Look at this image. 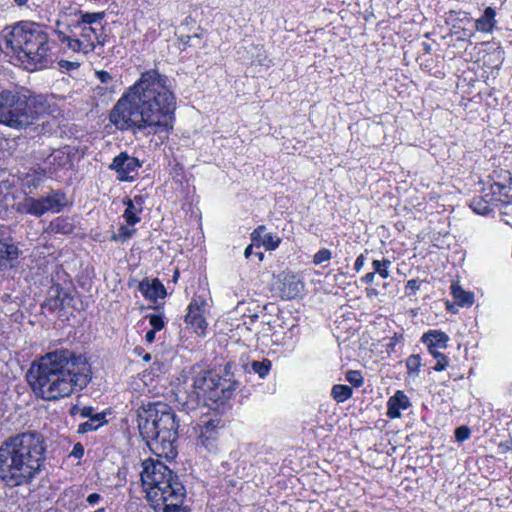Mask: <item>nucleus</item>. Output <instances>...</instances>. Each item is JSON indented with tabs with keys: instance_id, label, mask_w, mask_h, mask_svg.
<instances>
[{
	"instance_id": "obj_55",
	"label": "nucleus",
	"mask_w": 512,
	"mask_h": 512,
	"mask_svg": "<svg viewBox=\"0 0 512 512\" xmlns=\"http://www.w3.org/2000/svg\"><path fill=\"white\" fill-rule=\"evenodd\" d=\"M14 2L18 5V6H23L25 5L28 0H14Z\"/></svg>"
},
{
	"instance_id": "obj_58",
	"label": "nucleus",
	"mask_w": 512,
	"mask_h": 512,
	"mask_svg": "<svg viewBox=\"0 0 512 512\" xmlns=\"http://www.w3.org/2000/svg\"><path fill=\"white\" fill-rule=\"evenodd\" d=\"M77 410L79 411V409H78L76 406H75V407H73V408L71 409V414H75Z\"/></svg>"
},
{
	"instance_id": "obj_54",
	"label": "nucleus",
	"mask_w": 512,
	"mask_h": 512,
	"mask_svg": "<svg viewBox=\"0 0 512 512\" xmlns=\"http://www.w3.org/2000/svg\"><path fill=\"white\" fill-rule=\"evenodd\" d=\"M366 293H367V296L368 297H371V296H376L378 294V291L374 288H367L366 289Z\"/></svg>"
},
{
	"instance_id": "obj_46",
	"label": "nucleus",
	"mask_w": 512,
	"mask_h": 512,
	"mask_svg": "<svg viewBox=\"0 0 512 512\" xmlns=\"http://www.w3.org/2000/svg\"><path fill=\"white\" fill-rule=\"evenodd\" d=\"M365 264V257L363 254H360L355 261L354 269L359 272Z\"/></svg>"
},
{
	"instance_id": "obj_23",
	"label": "nucleus",
	"mask_w": 512,
	"mask_h": 512,
	"mask_svg": "<svg viewBox=\"0 0 512 512\" xmlns=\"http://www.w3.org/2000/svg\"><path fill=\"white\" fill-rule=\"evenodd\" d=\"M142 204V198L140 196L134 197V199H125L123 203L127 206L124 212V218L128 225H135L140 221V218L136 215L137 209L135 208L134 203Z\"/></svg>"
},
{
	"instance_id": "obj_1",
	"label": "nucleus",
	"mask_w": 512,
	"mask_h": 512,
	"mask_svg": "<svg viewBox=\"0 0 512 512\" xmlns=\"http://www.w3.org/2000/svg\"><path fill=\"white\" fill-rule=\"evenodd\" d=\"M168 82V77L156 69L143 72L111 110V123L133 134H168L173 128L176 110V98Z\"/></svg>"
},
{
	"instance_id": "obj_41",
	"label": "nucleus",
	"mask_w": 512,
	"mask_h": 512,
	"mask_svg": "<svg viewBox=\"0 0 512 512\" xmlns=\"http://www.w3.org/2000/svg\"><path fill=\"white\" fill-rule=\"evenodd\" d=\"M95 76L103 84H109L113 79L111 74L104 70L95 71Z\"/></svg>"
},
{
	"instance_id": "obj_26",
	"label": "nucleus",
	"mask_w": 512,
	"mask_h": 512,
	"mask_svg": "<svg viewBox=\"0 0 512 512\" xmlns=\"http://www.w3.org/2000/svg\"><path fill=\"white\" fill-rule=\"evenodd\" d=\"M352 394L353 390L348 385L336 384L332 387L331 390L333 399L338 403L345 402L352 396Z\"/></svg>"
},
{
	"instance_id": "obj_40",
	"label": "nucleus",
	"mask_w": 512,
	"mask_h": 512,
	"mask_svg": "<svg viewBox=\"0 0 512 512\" xmlns=\"http://www.w3.org/2000/svg\"><path fill=\"white\" fill-rule=\"evenodd\" d=\"M266 231V227L264 225L258 226L252 233H251V239L253 242H259L261 243V240L264 236Z\"/></svg>"
},
{
	"instance_id": "obj_57",
	"label": "nucleus",
	"mask_w": 512,
	"mask_h": 512,
	"mask_svg": "<svg viewBox=\"0 0 512 512\" xmlns=\"http://www.w3.org/2000/svg\"><path fill=\"white\" fill-rule=\"evenodd\" d=\"M143 359L145 361H149L151 359V356L149 354H146Z\"/></svg>"
},
{
	"instance_id": "obj_21",
	"label": "nucleus",
	"mask_w": 512,
	"mask_h": 512,
	"mask_svg": "<svg viewBox=\"0 0 512 512\" xmlns=\"http://www.w3.org/2000/svg\"><path fill=\"white\" fill-rule=\"evenodd\" d=\"M105 417L106 414L104 412L96 413L93 417H90L87 421L81 423L78 426L77 432L79 434H85L97 430L106 423Z\"/></svg>"
},
{
	"instance_id": "obj_22",
	"label": "nucleus",
	"mask_w": 512,
	"mask_h": 512,
	"mask_svg": "<svg viewBox=\"0 0 512 512\" xmlns=\"http://www.w3.org/2000/svg\"><path fill=\"white\" fill-rule=\"evenodd\" d=\"M76 21H79L82 25L92 26L96 22H100L104 18V12H82L81 10H75L72 14H68Z\"/></svg>"
},
{
	"instance_id": "obj_33",
	"label": "nucleus",
	"mask_w": 512,
	"mask_h": 512,
	"mask_svg": "<svg viewBox=\"0 0 512 512\" xmlns=\"http://www.w3.org/2000/svg\"><path fill=\"white\" fill-rule=\"evenodd\" d=\"M135 230L129 229L128 227L121 225L118 232L112 236V240L119 242H126L133 234Z\"/></svg>"
},
{
	"instance_id": "obj_7",
	"label": "nucleus",
	"mask_w": 512,
	"mask_h": 512,
	"mask_svg": "<svg viewBox=\"0 0 512 512\" xmlns=\"http://www.w3.org/2000/svg\"><path fill=\"white\" fill-rule=\"evenodd\" d=\"M36 101L27 89L0 91V124L13 129H24L38 118Z\"/></svg>"
},
{
	"instance_id": "obj_6",
	"label": "nucleus",
	"mask_w": 512,
	"mask_h": 512,
	"mask_svg": "<svg viewBox=\"0 0 512 512\" xmlns=\"http://www.w3.org/2000/svg\"><path fill=\"white\" fill-rule=\"evenodd\" d=\"M6 47L17 53L27 70L47 67L52 63L49 36L35 22H18L5 34Z\"/></svg>"
},
{
	"instance_id": "obj_29",
	"label": "nucleus",
	"mask_w": 512,
	"mask_h": 512,
	"mask_svg": "<svg viewBox=\"0 0 512 512\" xmlns=\"http://www.w3.org/2000/svg\"><path fill=\"white\" fill-rule=\"evenodd\" d=\"M390 266L391 261L389 259L374 260L372 262L373 272L379 274L383 279H387L390 276Z\"/></svg>"
},
{
	"instance_id": "obj_60",
	"label": "nucleus",
	"mask_w": 512,
	"mask_h": 512,
	"mask_svg": "<svg viewBox=\"0 0 512 512\" xmlns=\"http://www.w3.org/2000/svg\"><path fill=\"white\" fill-rule=\"evenodd\" d=\"M178 271L175 272V275H174V280H176L177 276H178Z\"/></svg>"
},
{
	"instance_id": "obj_44",
	"label": "nucleus",
	"mask_w": 512,
	"mask_h": 512,
	"mask_svg": "<svg viewBox=\"0 0 512 512\" xmlns=\"http://www.w3.org/2000/svg\"><path fill=\"white\" fill-rule=\"evenodd\" d=\"M402 340H403V335L395 333L394 336L390 338V341L387 344L388 350H393L394 347L396 346V344H398Z\"/></svg>"
},
{
	"instance_id": "obj_17",
	"label": "nucleus",
	"mask_w": 512,
	"mask_h": 512,
	"mask_svg": "<svg viewBox=\"0 0 512 512\" xmlns=\"http://www.w3.org/2000/svg\"><path fill=\"white\" fill-rule=\"evenodd\" d=\"M409 398L402 391H397L388 400L387 416L391 419L399 418L401 416L400 410L407 409L410 406Z\"/></svg>"
},
{
	"instance_id": "obj_59",
	"label": "nucleus",
	"mask_w": 512,
	"mask_h": 512,
	"mask_svg": "<svg viewBox=\"0 0 512 512\" xmlns=\"http://www.w3.org/2000/svg\"><path fill=\"white\" fill-rule=\"evenodd\" d=\"M94 512H105V508H99V509L95 510Z\"/></svg>"
},
{
	"instance_id": "obj_11",
	"label": "nucleus",
	"mask_w": 512,
	"mask_h": 512,
	"mask_svg": "<svg viewBox=\"0 0 512 512\" xmlns=\"http://www.w3.org/2000/svg\"><path fill=\"white\" fill-rule=\"evenodd\" d=\"M274 287L282 299L290 300L302 294L305 284L293 272L283 271L277 275Z\"/></svg>"
},
{
	"instance_id": "obj_35",
	"label": "nucleus",
	"mask_w": 512,
	"mask_h": 512,
	"mask_svg": "<svg viewBox=\"0 0 512 512\" xmlns=\"http://www.w3.org/2000/svg\"><path fill=\"white\" fill-rule=\"evenodd\" d=\"M346 380L355 387H360L364 383L362 374L358 370H349L346 373Z\"/></svg>"
},
{
	"instance_id": "obj_50",
	"label": "nucleus",
	"mask_w": 512,
	"mask_h": 512,
	"mask_svg": "<svg viewBox=\"0 0 512 512\" xmlns=\"http://www.w3.org/2000/svg\"><path fill=\"white\" fill-rule=\"evenodd\" d=\"M374 279H375V273L370 272V273L365 274L362 277V282H364L366 284H371V283H373Z\"/></svg>"
},
{
	"instance_id": "obj_19",
	"label": "nucleus",
	"mask_w": 512,
	"mask_h": 512,
	"mask_svg": "<svg viewBox=\"0 0 512 512\" xmlns=\"http://www.w3.org/2000/svg\"><path fill=\"white\" fill-rule=\"evenodd\" d=\"M18 247L0 241V270L11 265V262L18 257Z\"/></svg>"
},
{
	"instance_id": "obj_9",
	"label": "nucleus",
	"mask_w": 512,
	"mask_h": 512,
	"mask_svg": "<svg viewBox=\"0 0 512 512\" xmlns=\"http://www.w3.org/2000/svg\"><path fill=\"white\" fill-rule=\"evenodd\" d=\"M222 428L221 420L217 416L201 420V423L199 424L197 445L208 452H216L218 449L220 430Z\"/></svg>"
},
{
	"instance_id": "obj_15",
	"label": "nucleus",
	"mask_w": 512,
	"mask_h": 512,
	"mask_svg": "<svg viewBox=\"0 0 512 512\" xmlns=\"http://www.w3.org/2000/svg\"><path fill=\"white\" fill-rule=\"evenodd\" d=\"M138 289L147 300L153 302H156L158 298H165L167 295L164 285L157 278L143 279L139 282Z\"/></svg>"
},
{
	"instance_id": "obj_52",
	"label": "nucleus",
	"mask_w": 512,
	"mask_h": 512,
	"mask_svg": "<svg viewBox=\"0 0 512 512\" xmlns=\"http://www.w3.org/2000/svg\"><path fill=\"white\" fill-rule=\"evenodd\" d=\"M65 223L64 220H61V219H57L55 221V223L53 224L54 225V228L59 232V231H65L64 230V227H61V224Z\"/></svg>"
},
{
	"instance_id": "obj_4",
	"label": "nucleus",
	"mask_w": 512,
	"mask_h": 512,
	"mask_svg": "<svg viewBox=\"0 0 512 512\" xmlns=\"http://www.w3.org/2000/svg\"><path fill=\"white\" fill-rule=\"evenodd\" d=\"M138 429L149 449L159 457L177 455L175 441L179 425L174 411L165 403H148L138 409Z\"/></svg>"
},
{
	"instance_id": "obj_20",
	"label": "nucleus",
	"mask_w": 512,
	"mask_h": 512,
	"mask_svg": "<svg viewBox=\"0 0 512 512\" xmlns=\"http://www.w3.org/2000/svg\"><path fill=\"white\" fill-rule=\"evenodd\" d=\"M422 340L427 343V348L430 350V345L436 349L437 347L446 348L449 337L444 332L430 330L423 335Z\"/></svg>"
},
{
	"instance_id": "obj_10",
	"label": "nucleus",
	"mask_w": 512,
	"mask_h": 512,
	"mask_svg": "<svg viewBox=\"0 0 512 512\" xmlns=\"http://www.w3.org/2000/svg\"><path fill=\"white\" fill-rule=\"evenodd\" d=\"M141 162L130 156L127 152L118 154L109 165V169L117 173V179L122 182H132L138 175L141 168Z\"/></svg>"
},
{
	"instance_id": "obj_45",
	"label": "nucleus",
	"mask_w": 512,
	"mask_h": 512,
	"mask_svg": "<svg viewBox=\"0 0 512 512\" xmlns=\"http://www.w3.org/2000/svg\"><path fill=\"white\" fill-rule=\"evenodd\" d=\"M80 416L83 418L93 417L96 413H94V409L91 406H85L79 409Z\"/></svg>"
},
{
	"instance_id": "obj_42",
	"label": "nucleus",
	"mask_w": 512,
	"mask_h": 512,
	"mask_svg": "<svg viewBox=\"0 0 512 512\" xmlns=\"http://www.w3.org/2000/svg\"><path fill=\"white\" fill-rule=\"evenodd\" d=\"M507 180L508 184L506 183H495V186L498 188L499 192L503 194V191L506 189H510L512 186V178L510 176V173L507 172ZM506 197H508L507 193H504Z\"/></svg>"
},
{
	"instance_id": "obj_8",
	"label": "nucleus",
	"mask_w": 512,
	"mask_h": 512,
	"mask_svg": "<svg viewBox=\"0 0 512 512\" xmlns=\"http://www.w3.org/2000/svg\"><path fill=\"white\" fill-rule=\"evenodd\" d=\"M56 26L58 40L73 52L88 54L97 45L104 46L106 43L107 36L103 33V27L97 30L93 26L82 25L66 13L56 21Z\"/></svg>"
},
{
	"instance_id": "obj_51",
	"label": "nucleus",
	"mask_w": 512,
	"mask_h": 512,
	"mask_svg": "<svg viewBox=\"0 0 512 512\" xmlns=\"http://www.w3.org/2000/svg\"><path fill=\"white\" fill-rule=\"evenodd\" d=\"M155 334H156V330H149L146 335H145V340L148 342V343H152L154 340H155Z\"/></svg>"
},
{
	"instance_id": "obj_13",
	"label": "nucleus",
	"mask_w": 512,
	"mask_h": 512,
	"mask_svg": "<svg viewBox=\"0 0 512 512\" xmlns=\"http://www.w3.org/2000/svg\"><path fill=\"white\" fill-rule=\"evenodd\" d=\"M40 216L46 212H60L66 205V196L60 191H52L47 196L37 199Z\"/></svg>"
},
{
	"instance_id": "obj_18",
	"label": "nucleus",
	"mask_w": 512,
	"mask_h": 512,
	"mask_svg": "<svg viewBox=\"0 0 512 512\" xmlns=\"http://www.w3.org/2000/svg\"><path fill=\"white\" fill-rule=\"evenodd\" d=\"M496 12L492 7H487L483 15L476 20L475 29L483 33H491L496 26Z\"/></svg>"
},
{
	"instance_id": "obj_2",
	"label": "nucleus",
	"mask_w": 512,
	"mask_h": 512,
	"mask_svg": "<svg viewBox=\"0 0 512 512\" xmlns=\"http://www.w3.org/2000/svg\"><path fill=\"white\" fill-rule=\"evenodd\" d=\"M27 377L38 397L55 401L83 390L91 381V368L84 356L60 348L34 361Z\"/></svg>"
},
{
	"instance_id": "obj_34",
	"label": "nucleus",
	"mask_w": 512,
	"mask_h": 512,
	"mask_svg": "<svg viewBox=\"0 0 512 512\" xmlns=\"http://www.w3.org/2000/svg\"><path fill=\"white\" fill-rule=\"evenodd\" d=\"M261 244L267 249V250H274L276 249L280 244V238L274 237L271 233L264 234Z\"/></svg>"
},
{
	"instance_id": "obj_24",
	"label": "nucleus",
	"mask_w": 512,
	"mask_h": 512,
	"mask_svg": "<svg viewBox=\"0 0 512 512\" xmlns=\"http://www.w3.org/2000/svg\"><path fill=\"white\" fill-rule=\"evenodd\" d=\"M451 290H452V295H453L455 301L459 305L470 306V305L473 304V302H474V295L472 293L463 290L462 287H460L457 284H453L451 286Z\"/></svg>"
},
{
	"instance_id": "obj_38",
	"label": "nucleus",
	"mask_w": 512,
	"mask_h": 512,
	"mask_svg": "<svg viewBox=\"0 0 512 512\" xmlns=\"http://www.w3.org/2000/svg\"><path fill=\"white\" fill-rule=\"evenodd\" d=\"M471 207L473 208V210L476 213L481 214V215H485V214L489 213V211H490V208L487 205V203L482 202L481 200H474L471 204Z\"/></svg>"
},
{
	"instance_id": "obj_36",
	"label": "nucleus",
	"mask_w": 512,
	"mask_h": 512,
	"mask_svg": "<svg viewBox=\"0 0 512 512\" xmlns=\"http://www.w3.org/2000/svg\"><path fill=\"white\" fill-rule=\"evenodd\" d=\"M147 318L149 319V323L153 327V330L160 331L164 328V320L161 315L150 314Z\"/></svg>"
},
{
	"instance_id": "obj_39",
	"label": "nucleus",
	"mask_w": 512,
	"mask_h": 512,
	"mask_svg": "<svg viewBox=\"0 0 512 512\" xmlns=\"http://www.w3.org/2000/svg\"><path fill=\"white\" fill-rule=\"evenodd\" d=\"M455 437L458 441L467 440L470 437V429L466 426H460L455 430Z\"/></svg>"
},
{
	"instance_id": "obj_5",
	"label": "nucleus",
	"mask_w": 512,
	"mask_h": 512,
	"mask_svg": "<svg viewBox=\"0 0 512 512\" xmlns=\"http://www.w3.org/2000/svg\"><path fill=\"white\" fill-rule=\"evenodd\" d=\"M141 481L146 490V499L155 512L181 511L186 489L179 476L165 463L145 460Z\"/></svg>"
},
{
	"instance_id": "obj_48",
	"label": "nucleus",
	"mask_w": 512,
	"mask_h": 512,
	"mask_svg": "<svg viewBox=\"0 0 512 512\" xmlns=\"http://www.w3.org/2000/svg\"><path fill=\"white\" fill-rule=\"evenodd\" d=\"M83 454H84L83 446L80 443L74 445L72 455H74L77 458H81L83 456Z\"/></svg>"
},
{
	"instance_id": "obj_56",
	"label": "nucleus",
	"mask_w": 512,
	"mask_h": 512,
	"mask_svg": "<svg viewBox=\"0 0 512 512\" xmlns=\"http://www.w3.org/2000/svg\"><path fill=\"white\" fill-rule=\"evenodd\" d=\"M256 256L258 257L259 261H262V260H263L264 255H263V253H262V252H257V253H256Z\"/></svg>"
},
{
	"instance_id": "obj_43",
	"label": "nucleus",
	"mask_w": 512,
	"mask_h": 512,
	"mask_svg": "<svg viewBox=\"0 0 512 512\" xmlns=\"http://www.w3.org/2000/svg\"><path fill=\"white\" fill-rule=\"evenodd\" d=\"M79 62H76V61H68V60H60L59 61V66L61 68H65L67 70H73V69H77L79 67Z\"/></svg>"
},
{
	"instance_id": "obj_53",
	"label": "nucleus",
	"mask_w": 512,
	"mask_h": 512,
	"mask_svg": "<svg viewBox=\"0 0 512 512\" xmlns=\"http://www.w3.org/2000/svg\"><path fill=\"white\" fill-rule=\"evenodd\" d=\"M252 249H253V245L250 244L246 247L245 251H244V256L245 258H249L250 255L252 254Z\"/></svg>"
},
{
	"instance_id": "obj_25",
	"label": "nucleus",
	"mask_w": 512,
	"mask_h": 512,
	"mask_svg": "<svg viewBox=\"0 0 512 512\" xmlns=\"http://www.w3.org/2000/svg\"><path fill=\"white\" fill-rule=\"evenodd\" d=\"M17 211L23 214L40 217L37 199L33 197H26L23 201L18 203Z\"/></svg>"
},
{
	"instance_id": "obj_16",
	"label": "nucleus",
	"mask_w": 512,
	"mask_h": 512,
	"mask_svg": "<svg viewBox=\"0 0 512 512\" xmlns=\"http://www.w3.org/2000/svg\"><path fill=\"white\" fill-rule=\"evenodd\" d=\"M186 325L196 334L203 335L207 323L202 315L200 307L196 303H190L185 316Z\"/></svg>"
},
{
	"instance_id": "obj_37",
	"label": "nucleus",
	"mask_w": 512,
	"mask_h": 512,
	"mask_svg": "<svg viewBox=\"0 0 512 512\" xmlns=\"http://www.w3.org/2000/svg\"><path fill=\"white\" fill-rule=\"evenodd\" d=\"M331 259V251L328 250V249H321L319 250L315 255H314V259H313V262L318 265V264H321L325 261H329Z\"/></svg>"
},
{
	"instance_id": "obj_3",
	"label": "nucleus",
	"mask_w": 512,
	"mask_h": 512,
	"mask_svg": "<svg viewBox=\"0 0 512 512\" xmlns=\"http://www.w3.org/2000/svg\"><path fill=\"white\" fill-rule=\"evenodd\" d=\"M45 451V439L37 431L8 437L0 445V479L12 487L31 482L41 471Z\"/></svg>"
},
{
	"instance_id": "obj_47",
	"label": "nucleus",
	"mask_w": 512,
	"mask_h": 512,
	"mask_svg": "<svg viewBox=\"0 0 512 512\" xmlns=\"http://www.w3.org/2000/svg\"><path fill=\"white\" fill-rule=\"evenodd\" d=\"M406 291H412L415 293L419 289L418 281L415 279L409 280L406 284Z\"/></svg>"
},
{
	"instance_id": "obj_31",
	"label": "nucleus",
	"mask_w": 512,
	"mask_h": 512,
	"mask_svg": "<svg viewBox=\"0 0 512 512\" xmlns=\"http://www.w3.org/2000/svg\"><path fill=\"white\" fill-rule=\"evenodd\" d=\"M50 298L54 299V307H62L65 304V299L68 296L63 292V288L60 285H53L49 290Z\"/></svg>"
},
{
	"instance_id": "obj_14",
	"label": "nucleus",
	"mask_w": 512,
	"mask_h": 512,
	"mask_svg": "<svg viewBox=\"0 0 512 512\" xmlns=\"http://www.w3.org/2000/svg\"><path fill=\"white\" fill-rule=\"evenodd\" d=\"M218 370H212L198 375L194 379L193 387L198 397H206L212 400V384L213 381H218Z\"/></svg>"
},
{
	"instance_id": "obj_49",
	"label": "nucleus",
	"mask_w": 512,
	"mask_h": 512,
	"mask_svg": "<svg viewBox=\"0 0 512 512\" xmlns=\"http://www.w3.org/2000/svg\"><path fill=\"white\" fill-rule=\"evenodd\" d=\"M101 499V496L100 494L98 493H92L90 495H88L86 501L90 504V505H94L96 503H98Z\"/></svg>"
},
{
	"instance_id": "obj_32",
	"label": "nucleus",
	"mask_w": 512,
	"mask_h": 512,
	"mask_svg": "<svg viewBox=\"0 0 512 512\" xmlns=\"http://www.w3.org/2000/svg\"><path fill=\"white\" fill-rule=\"evenodd\" d=\"M429 353L437 360L436 365L434 366L435 371H443L448 366L447 357L439 352L436 348L430 346Z\"/></svg>"
},
{
	"instance_id": "obj_28",
	"label": "nucleus",
	"mask_w": 512,
	"mask_h": 512,
	"mask_svg": "<svg viewBox=\"0 0 512 512\" xmlns=\"http://www.w3.org/2000/svg\"><path fill=\"white\" fill-rule=\"evenodd\" d=\"M48 160L53 165L64 167L69 164L70 157L68 153L62 150H55L49 155Z\"/></svg>"
},
{
	"instance_id": "obj_27",
	"label": "nucleus",
	"mask_w": 512,
	"mask_h": 512,
	"mask_svg": "<svg viewBox=\"0 0 512 512\" xmlns=\"http://www.w3.org/2000/svg\"><path fill=\"white\" fill-rule=\"evenodd\" d=\"M251 370L258 374L261 379H264L270 372L272 363L268 359H263L262 361H252Z\"/></svg>"
},
{
	"instance_id": "obj_12",
	"label": "nucleus",
	"mask_w": 512,
	"mask_h": 512,
	"mask_svg": "<svg viewBox=\"0 0 512 512\" xmlns=\"http://www.w3.org/2000/svg\"><path fill=\"white\" fill-rule=\"evenodd\" d=\"M232 365L226 364L223 368L218 370V381H213L212 384V401L224 402L229 399L236 388L237 381L233 378L231 372Z\"/></svg>"
},
{
	"instance_id": "obj_30",
	"label": "nucleus",
	"mask_w": 512,
	"mask_h": 512,
	"mask_svg": "<svg viewBox=\"0 0 512 512\" xmlns=\"http://www.w3.org/2000/svg\"><path fill=\"white\" fill-rule=\"evenodd\" d=\"M421 365V357L418 354L410 355L406 360V367L410 376L418 377Z\"/></svg>"
}]
</instances>
